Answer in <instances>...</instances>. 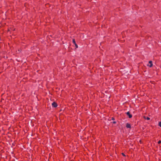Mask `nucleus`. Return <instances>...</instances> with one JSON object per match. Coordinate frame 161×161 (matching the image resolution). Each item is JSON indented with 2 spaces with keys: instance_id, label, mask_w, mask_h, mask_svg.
I'll return each mask as SVG.
<instances>
[{
  "instance_id": "nucleus-1",
  "label": "nucleus",
  "mask_w": 161,
  "mask_h": 161,
  "mask_svg": "<svg viewBox=\"0 0 161 161\" xmlns=\"http://www.w3.org/2000/svg\"><path fill=\"white\" fill-rule=\"evenodd\" d=\"M52 107H54V108H56L58 106V104H57V103L55 102H54L52 103Z\"/></svg>"
},
{
  "instance_id": "nucleus-2",
  "label": "nucleus",
  "mask_w": 161,
  "mask_h": 161,
  "mask_svg": "<svg viewBox=\"0 0 161 161\" xmlns=\"http://www.w3.org/2000/svg\"><path fill=\"white\" fill-rule=\"evenodd\" d=\"M126 114L129 116V118H131L132 117V115L130 114L129 112H128L126 113Z\"/></svg>"
},
{
  "instance_id": "nucleus-3",
  "label": "nucleus",
  "mask_w": 161,
  "mask_h": 161,
  "mask_svg": "<svg viewBox=\"0 0 161 161\" xmlns=\"http://www.w3.org/2000/svg\"><path fill=\"white\" fill-rule=\"evenodd\" d=\"M126 127L127 128H129L130 129L131 128V126L130 125L129 123H127L126 125Z\"/></svg>"
},
{
  "instance_id": "nucleus-4",
  "label": "nucleus",
  "mask_w": 161,
  "mask_h": 161,
  "mask_svg": "<svg viewBox=\"0 0 161 161\" xmlns=\"http://www.w3.org/2000/svg\"><path fill=\"white\" fill-rule=\"evenodd\" d=\"M149 64H150V65H148L147 66H149L150 67H151L153 66V63L151 61H150L149 62Z\"/></svg>"
},
{
  "instance_id": "nucleus-5",
  "label": "nucleus",
  "mask_w": 161,
  "mask_h": 161,
  "mask_svg": "<svg viewBox=\"0 0 161 161\" xmlns=\"http://www.w3.org/2000/svg\"><path fill=\"white\" fill-rule=\"evenodd\" d=\"M73 42L74 44H76L75 39L73 40Z\"/></svg>"
},
{
  "instance_id": "nucleus-6",
  "label": "nucleus",
  "mask_w": 161,
  "mask_h": 161,
  "mask_svg": "<svg viewBox=\"0 0 161 161\" xmlns=\"http://www.w3.org/2000/svg\"><path fill=\"white\" fill-rule=\"evenodd\" d=\"M158 125L161 127V122H159L158 123Z\"/></svg>"
},
{
  "instance_id": "nucleus-7",
  "label": "nucleus",
  "mask_w": 161,
  "mask_h": 161,
  "mask_svg": "<svg viewBox=\"0 0 161 161\" xmlns=\"http://www.w3.org/2000/svg\"><path fill=\"white\" fill-rule=\"evenodd\" d=\"M122 155L124 157H125L126 156V155H125V154L124 153H121Z\"/></svg>"
},
{
  "instance_id": "nucleus-8",
  "label": "nucleus",
  "mask_w": 161,
  "mask_h": 161,
  "mask_svg": "<svg viewBox=\"0 0 161 161\" xmlns=\"http://www.w3.org/2000/svg\"><path fill=\"white\" fill-rule=\"evenodd\" d=\"M158 144H160V143H161V141H160V140H159V141L158 142Z\"/></svg>"
},
{
  "instance_id": "nucleus-9",
  "label": "nucleus",
  "mask_w": 161,
  "mask_h": 161,
  "mask_svg": "<svg viewBox=\"0 0 161 161\" xmlns=\"http://www.w3.org/2000/svg\"><path fill=\"white\" fill-rule=\"evenodd\" d=\"M75 47L76 48H77L78 47V45H77L76 44H75Z\"/></svg>"
},
{
  "instance_id": "nucleus-10",
  "label": "nucleus",
  "mask_w": 161,
  "mask_h": 161,
  "mask_svg": "<svg viewBox=\"0 0 161 161\" xmlns=\"http://www.w3.org/2000/svg\"><path fill=\"white\" fill-rule=\"evenodd\" d=\"M146 119L147 120H149L150 119V118L148 117H147V118H146Z\"/></svg>"
},
{
  "instance_id": "nucleus-11",
  "label": "nucleus",
  "mask_w": 161,
  "mask_h": 161,
  "mask_svg": "<svg viewBox=\"0 0 161 161\" xmlns=\"http://www.w3.org/2000/svg\"><path fill=\"white\" fill-rule=\"evenodd\" d=\"M112 120H114V118H113V117H112Z\"/></svg>"
},
{
  "instance_id": "nucleus-12",
  "label": "nucleus",
  "mask_w": 161,
  "mask_h": 161,
  "mask_svg": "<svg viewBox=\"0 0 161 161\" xmlns=\"http://www.w3.org/2000/svg\"><path fill=\"white\" fill-rule=\"evenodd\" d=\"M113 123H114V124H115V123H116V122H115V121H114V122H113Z\"/></svg>"
},
{
  "instance_id": "nucleus-13",
  "label": "nucleus",
  "mask_w": 161,
  "mask_h": 161,
  "mask_svg": "<svg viewBox=\"0 0 161 161\" xmlns=\"http://www.w3.org/2000/svg\"><path fill=\"white\" fill-rule=\"evenodd\" d=\"M140 143H141V140L140 141Z\"/></svg>"
}]
</instances>
